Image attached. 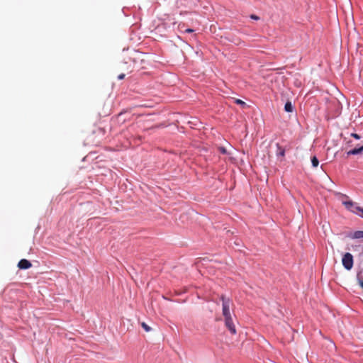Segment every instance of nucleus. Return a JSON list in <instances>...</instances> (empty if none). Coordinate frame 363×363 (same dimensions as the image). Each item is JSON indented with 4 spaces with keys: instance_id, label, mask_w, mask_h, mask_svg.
<instances>
[{
    "instance_id": "1",
    "label": "nucleus",
    "mask_w": 363,
    "mask_h": 363,
    "mask_svg": "<svg viewBox=\"0 0 363 363\" xmlns=\"http://www.w3.org/2000/svg\"><path fill=\"white\" fill-rule=\"evenodd\" d=\"M220 300L222 301V314L224 318L225 325L232 335H235L237 331L230 311L233 302L230 298L223 295L221 296Z\"/></svg>"
},
{
    "instance_id": "2",
    "label": "nucleus",
    "mask_w": 363,
    "mask_h": 363,
    "mask_svg": "<svg viewBox=\"0 0 363 363\" xmlns=\"http://www.w3.org/2000/svg\"><path fill=\"white\" fill-rule=\"evenodd\" d=\"M342 263L345 269L350 270L354 264L353 256L352 254L346 252L342 258Z\"/></svg>"
},
{
    "instance_id": "3",
    "label": "nucleus",
    "mask_w": 363,
    "mask_h": 363,
    "mask_svg": "<svg viewBox=\"0 0 363 363\" xmlns=\"http://www.w3.org/2000/svg\"><path fill=\"white\" fill-rule=\"evenodd\" d=\"M342 203L346 207V208L350 211L357 215L359 214L358 211L360 206H359L357 203L352 202V201H343Z\"/></svg>"
},
{
    "instance_id": "4",
    "label": "nucleus",
    "mask_w": 363,
    "mask_h": 363,
    "mask_svg": "<svg viewBox=\"0 0 363 363\" xmlns=\"http://www.w3.org/2000/svg\"><path fill=\"white\" fill-rule=\"evenodd\" d=\"M18 267L21 269H27L31 267V263L25 259H22L19 261Z\"/></svg>"
},
{
    "instance_id": "5",
    "label": "nucleus",
    "mask_w": 363,
    "mask_h": 363,
    "mask_svg": "<svg viewBox=\"0 0 363 363\" xmlns=\"http://www.w3.org/2000/svg\"><path fill=\"white\" fill-rule=\"evenodd\" d=\"M351 239H361L363 238V230H357L353 233H350L347 235Z\"/></svg>"
},
{
    "instance_id": "6",
    "label": "nucleus",
    "mask_w": 363,
    "mask_h": 363,
    "mask_svg": "<svg viewBox=\"0 0 363 363\" xmlns=\"http://www.w3.org/2000/svg\"><path fill=\"white\" fill-rule=\"evenodd\" d=\"M362 152H363V144L359 147H355L354 149L349 150L347 152V155H356L361 154Z\"/></svg>"
},
{
    "instance_id": "7",
    "label": "nucleus",
    "mask_w": 363,
    "mask_h": 363,
    "mask_svg": "<svg viewBox=\"0 0 363 363\" xmlns=\"http://www.w3.org/2000/svg\"><path fill=\"white\" fill-rule=\"evenodd\" d=\"M284 110L286 112H292L294 111V106L290 101H287L284 105Z\"/></svg>"
},
{
    "instance_id": "8",
    "label": "nucleus",
    "mask_w": 363,
    "mask_h": 363,
    "mask_svg": "<svg viewBox=\"0 0 363 363\" xmlns=\"http://www.w3.org/2000/svg\"><path fill=\"white\" fill-rule=\"evenodd\" d=\"M311 164L313 167H317L319 164V161L316 156H313L311 157Z\"/></svg>"
},
{
    "instance_id": "9",
    "label": "nucleus",
    "mask_w": 363,
    "mask_h": 363,
    "mask_svg": "<svg viewBox=\"0 0 363 363\" xmlns=\"http://www.w3.org/2000/svg\"><path fill=\"white\" fill-rule=\"evenodd\" d=\"M141 326L146 332H150L152 330V328L144 322L141 323Z\"/></svg>"
},
{
    "instance_id": "10",
    "label": "nucleus",
    "mask_w": 363,
    "mask_h": 363,
    "mask_svg": "<svg viewBox=\"0 0 363 363\" xmlns=\"http://www.w3.org/2000/svg\"><path fill=\"white\" fill-rule=\"evenodd\" d=\"M279 152H277V156H281L284 157L285 155V150L284 149H282L281 147L279 146Z\"/></svg>"
},
{
    "instance_id": "11",
    "label": "nucleus",
    "mask_w": 363,
    "mask_h": 363,
    "mask_svg": "<svg viewBox=\"0 0 363 363\" xmlns=\"http://www.w3.org/2000/svg\"><path fill=\"white\" fill-rule=\"evenodd\" d=\"M359 248H362V247L360 245H352V250L353 251H357Z\"/></svg>"
},
{
    "instance_id": "12",
    "label": "nucleus",
    "mask_w": 363,
    "mask_h": 363,
    "mask_svg": "<svg viewBox=\"0 0 363 363\" xmlns=\"http://www.w3.org/2000/svg\"><path fill=\"white\" fill-rule=\"evenodd\" d=\"M235 103L237 104L241 105L242 106H246V103L244 102L243 101L240 100V99H236L235 100Z\"/></svg>"
},
{
    "instance_id": "13",
    "label": "nucleus",
    "mask_w": 363,
    "mask_h": 363,
    "mask_svg": "<svg viewBox=\"0 0 363 363\" xmlns=\"http://www.w3.org/2000/svg\"><path fill=\"white\" fill-rule=\"evenodd\" d=\"M351 136L353 137L354 138L357 139V140H359L360 139V136L357 134V133H352L351 134Z\"/></svg>"
},
{
    "instance_id": "14",
    "label": "nucleus",
    "mask_w": 363,
    "mask_h": 363,
    "mask_svg": "<svg viewBox=\"0 0 363 363\" xmlns=\"http://www.w3.org/2000/svg\"><path fill=\"white\" fill-rule=\"evenodd\" d=\"M358 212L359 214H357L359 216L363 218V208L359 207Z\"/></svg>"
},
{
    "instance_id": "15",
    "label": "nucleus",
    "mask_w": 363,
    "mask_h": 363,
    "mask_svg": "<svg viewBox=\"0 0 363 363\" xmlns=\"http://www.w3.org/2000/svg\"><path fill=\"white\" fill-rule=\"evenodd\" d=\"M219 150H220V152L221 153H223V154H225V153H226V150H225V147H220V148H219Z\"/></svg>"
},
{
    "instance_id": "16",
    "label": "nucleus",
    "mask_w": 363,
    "mask_h": 363,
    "mask_svg": "<svg viewBox=\"0 0 363 363\" xmlns=\"http://www.w3.org/2000/svg\"><path fill=\"white\" fill-rule=\"evenodd\" d=\"M250 18L254 20H258L259 18L257 16L253 14L250 16Z\"/></svg>"
},
{
    "instance_id": "17",
    "label": "nucleus",
    "mask_w": 363,
    "mask_h": 363,
    "mask_svg": "<svg viewBox=\"0 0 363 363\" xmlns=\"http://www.w3.org/2000/svg\"><path fill=\"white\" fill-rule=\"evenodd\" d=\"M124 77H125V74H119L118 76V79H124Z\"/></svg>"
},
{
    "instance_id": "18",
    "label": "nucleus",
    "mask_w": 363,
    "mask_h": 363,
    "mask_svg": "<svg viewBox=\"0 0 363 363\" xmlns=\"http://www.w3.org/2000/svg\"><path fill=\"white\" fill-rule=\"evenodd\" d=\"M358 283L363 288V281L359 278H358Z\"/></svg>"
},
{
    "instance_id": "19",
    "label": "nucleus",
    "mask_w": 363,
    "mask_h": 363,
    "mask_svg": "<svg viewBox=\"0 0 363 363\" xmlns=\"http://www.w3.org/2000/svg\"><path fill=\"white\" fill-rule=\"evenodd\" d=\"M194 31V30L191 29V28H187L185 32L186 33H192Z\"/></svg>"
},
{
    "instance_id": "20",
    "label": "nucleus",
    "mask_w": 363,
    "mask_h": 363,
    "mask_svg": "<svg viewBox=\"0 0 363 363\" xmlns=\"http://www.w3.org/2000/svg\"><path fill=\"white\" fill-rule=\"evenodd\" d=\"M361 255H362V256L363 257V246H362V252H361Z\"/></svg>"
}]
</instances>
